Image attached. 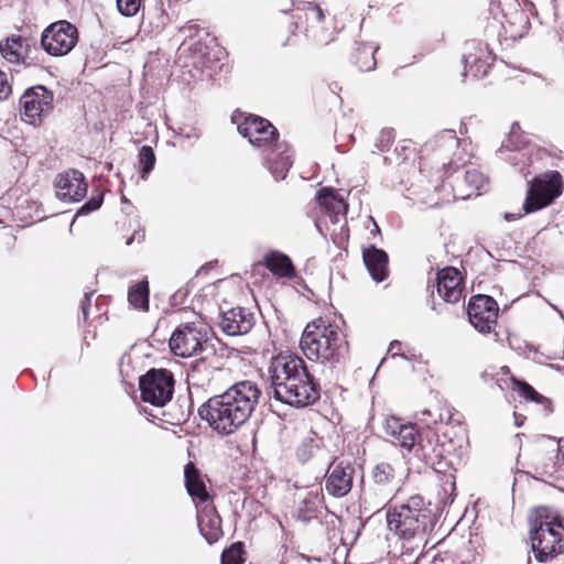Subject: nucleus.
Returning <instances> with one entry per match:
<instances>
[{"instance_id":"1","label":"nucleus","mask_w":564,"mask_h":564,"mask_svg":"<svg viewBox=\"0 0 564 564\" xmlns=\"http://www.w3.org/2000/svg\"><path fill=\"white\" fill-rule=\"evenodd\" d=\"M260 397L257 383L242 380L209 398L199 406L198 414L217 434L231 435L250 419Z\"/></svg>"},{"instance_id":"2","label":"nucleus","mask_w":564,"mask_h":564,"mask_svg":"<svg viewBox=\"0 0 564 564\" xmlns=\"http://www.w3.org/2000/svg\"><path fill=\"white\" fill-rule=\"evenodd\" d=\"M273 398L295 408L307 406L319 399V389L305 361L294 354H279L269 368Z\"/></svg>"},{"instance_id":"3","label":"nucleus","mask_w":564,"mask_h":564,"mask_svg":"<svg viewBox=\"0 0 564 564\" xmlns=\"http://www.w3.org/2000/svg\"><path fill=\"white\" fill-rule=\"evenodd\" d=\"M386 434L392 437V442L401 447L413 451L414 455L427 465L434 466L447 456L462 457L464 454L465 437L456 441L448 440L438 444L437 435L433 430L419 432L411 423H402L400 419L391 416L383 424Z\"/></svg>"},{"instance_id":"4","label":"nucleus","mask_w":564,"mask_h":564,"mask_svg":"<svg viewBox=\"0 0 564 564\" xmlns=\"http://www.w3.org/2000/svg\"><path fill=\"white\" fill-rule=\"evenodd\" d=\"M300 348L308 360L337 364L347 351V341L338 325L319 317L305 326Z\"/></svg>"},{"instance_id":"5","label":"nucleus","mask_w":564,"mask_h":564,"mask_svg":"<svg viewBox=\"0 0 564 564\" xmlns=\"http://www.w3.org/2000/svg\"><path fill=\"white\" fill-rule=\"evenodd\" d=\"M387 523L400 538L424 543L427 530L433 527V514L421 496H413L387 513Z\"/></svg>"},{"instance_id":"6","label":"nucleus","mask_w":564,"mask_h":564,"mask_svg":"<svg viewBox=\"0 0 564 564\" xmlns=\"http://www.w3.org/2000/svg\"><path fill=\"white\" fill-rule=\"evenodd\" d=\"M531 547L539 562H547L564 552V519L536 520L530 531Z\"/></svg>"},{"instance_id":"7","label":"nucleus","mask_w":564,"mask_h":564,"mask_svg":"<svg viewBox=\"0 0 564 564\" xmlns=\"http://www.w3.org/2000/svg\"><path fill=\"white\" fill-rule=\"evenodd\" d=\"M563 192V177L557 171H547L529 182L524 214L534 213L552 204Z\"/></svg>"},{"instance_id":"8","label":"nucleus","mask_w":564,"mask_h":564,"mask_svg":"<svg viewBox=\"0 0 564 564\" xmlns=\"http://www.w3.org/2000/svg\"><path fill=\"white\" fill-rule=\"evenodd\" d=\"M174 384V376L170 370L150 369L139 380L141 399L154 406H164L173 397Z\"/></svg>"},{"instance_id":"9","label":"nucleus","mask_w":564,"mask_h":564,"mask_svg":"<svg viewBox=\"0 0 564 564\" xmlns=\"http://www.w3.org/2000/svg\"><path fill=\"white\" fill-rule=\"evenodd\" d=\"M78 42L77 28L66 20L51 23L41 36L43 50L52 56L67 55Z\"/></svg>"},{"instance_id":"10","label":"nucleus","mask_w":564,"mask_h":564,"mask_svg":"<svg viewBox=\"0 0 564 564\" xmlns=\"http://www.w3.org/2000/svg\"><path fill=\"white\" fill-rule=\"evenodd\" d=\"M185 487L196 506L206 503L203 511L197 516L199 525L204 524L205 517L209 518V524L218 528L220 518L215 514V508L209 503L210 497L204 482V476L193 463H188L184 469Z\"/></svg>"},{"instance_id":"11","label":"nucleus","mask_w":564,"mask_h":564,"mask_svg":"<svg viewBox=\"0 0 564 564\" xmlns=\"http://www.w3.org/2000/svg\"><path fill=\"white\" fill-rule=\"evenodd\" d=\"M237 129L252 145L262 149L263 152L281 148V144H278L279 132L267 119L250 115L238 123Z\"/></svg>"},{"instance_id":"12","label":"nucleus","mask_w":564,"mask_h":564,"mask_svg":"<svg viewBox=\"0 0 564 564\" xmlns=\"http://www.w3.org/2000/svg\"><path fill=\"white\" fill-rule=\"evenodd\" d=\"M21 115L31 124L47 116L53 109V94L44 86L28 89L20 98Z\"/></svg>"},{"instance_id":"13","label":"nucleus","mask_w":564,"mask_h":564,"mask_svg":"<svg viewBox=\"0 0 564 564\" xmlns=\"http://www.w3.org/2000/svg\"><path fill=\"white\" fill-rule=\"evenodd\" d=\"M394 467L389 463L377 464L371 471V482L365 490L377 505L389 501L397 489L398 481Z\"/></svg>"},{"instance_id":"14","label":"nucleus","mask_w":564,"mask_h":564,"mask_svg":"<svg viewBox=\"0 0 564 564\" xmlns=\"http://www.w3.org/2000/svg\"><path fill=\"white\" fill-rule=\"evenodd\" d=\"M497 302L488 295L473 296L468 303L467 314L470 324L480 333H490L497 323Z\"/></svg>"},{"instance_id":"15","label":"nucleus","mask_w":564,"mask_h":564,"mask_svg":"<svg viewBox=\"0 0 564 564\" xmlns=\"http://www.w3.org/2000/svg\"><path fill=\"white\" fill-rule=\"evenodd\" d=\"M204 343L205 334L193 324H185L174 330L169 344L176 356L189 357L202 350Z\"/></svg>"},{"instance_id":"16","label":"nucleus","mask_w":564,"mask_h":564,"mask_svg":"<svg viewBox=\"0 0 564 564\" xmlns=\"http://www.w3.org/2000/svg\"><path fill=\"white\" fill-rule=\"evenodd\" d=\"M54 184L57 197L66 202H79L87 193L84 174L77 170L58 174Z\"/></svg>"},{"instance_id":"17","label":"nucleus","mask_w":564,"mask_h":564,"mask_svg":"<svg viewBox=\"0 0 564 564\" xmlns=\"http://www.w3.org/2000/svg\"><path fill=\"white\" fill-rule=\"evenodd\" d=\"M355 468L349 462L332 465L325 480L326 491L337 498L346 496L352 487Z\"/></svg>"},{"instance_id":"18","label":"nucleus","mask_w":564,"mask_h":564,"mask_svg":"<svg viewBox=\"0 0 564 564\" xmlns=\"http://www.w3.org/2000/svg\"><path fill=\"white\" fill-rule=\"evenodd\" d=\"M220 329L229 336L249 333L254 325V315L247 308L237 306L220 314Z\"/></svg>"},{"instance_id":"19","label":"nucleus","mask_w":564,"mask_h":564,"mask_svg":"<svg viewBox=\"0 0 564 564\" xmlns=\"http://www.w3.org/2000/svg\"><path fill=\"white\" fill-rule=\"evenodd\" d=\"M436 289L444 301L457 303L463 295V279L460 272L453 267L440 270L436 274Z\"/></svg>"},{"instance_id":"20","label":"nucleus","mask_w":564,"mask_h":564,"mask_svg":"<svg viewBox=\"0 0 564 564\" xmlns=\"http://www.w3.org/2000/svg\"><path fill=\"white\" fill-rule=\"evenodd\" d=\"M317 200L326 209L333 224L346 223L347 204L335 195L334 189L324 187L317 194Z\"/></svg>"},{"instance_id":"21","label":"nucleus","mask_w":564,"mask_h":564,"mask_svg":"<svg viewBox=\"0 0 564 564\" xmlns=\"http://www.w3.org/2000/svg\"><path fill=\"white\" fill-rule=\"evenodd\" d=\"M362 257L372 279L377 282L383 281L388 275V254L383 250L370 246L364 250Z\"/></svg>"},{"instance_id":"22","label":"nucleus","mask_w":564,"mask_h":564,"mask_svg":"<svg viewBox=\"0 0 564 564\" xmlns=\"http://www.w3.org/2000/svg\"><path fill=\"white\" fill-rule=\"evenodd\" d=\"M265 163L276 180H283L289 169L292 166V153L286 147L281 145L280 149L273 148L267 151Z\"/></svg>"},{"instance_id":"23","label":"nucleus","mask_w":564,"mask_h":564,"mask_svg":"<svg viewBox=\"0 0 564 564\" xmlns=\"http://www.w3.org/2000/svg\"><path fill=\"white\" fill-rule=\"evenodd\" d=\"M323 488H312L299 501L297 519L302 522H308L315 517L323 502Z\"/></svg>"},{"instance_id":"24","label":"nucleus","mask_w":564,"mask_h":564,"mask_svg":"<svg viewBox=\"0 0 564 564\" xmlns=\"http://www.w3.org/2000/svg\"><path fill=\"white\" fill-rule=\"evenodd\" d=\"M264 264L274 275L289 279L295 275V268L291 259L280 251L268 253L264 257Z\"/></svg>"},{"instance_id":"25","label":"nucleus","mask_w":564,"mask_h":564,"mask_svg":"<svg viewBox=\"0 0 564 564\" xmlns=\"http://www.w3.org/2000/svg\"><path fill=\"white\" fill-rule=\"evenodd\" d=\"M24 39L12 36L0 42V53L10 63H20L23 56Z\"/></svg>"},{"instance_id":"26","label":"nucleus","mask_w":564,"mask_h":564,"mask_svg":"<svg viewBox=\"0 0 564 564\" xmlns=\"http://www.w3.org/2000/svg\"><path fill=\"white\" fill-rule=\"evenodd\" d=\"M128 301L135 308L143 311L149 308V283L147 280L140 281L129 289Z\"/></svg>"},{"instance_id":"27","label":"nucleus","mask_w":564,"mask_h":564,"mask_svg":"<svg viewBox=\"0 0 564 564\" xmlns=\"http://www.w3.org/2000/svg\"><path fill=\"white\" fill-rule=\"evenodd\" d=\"M513 386L519 390L520 394L527 399L534 401L536 403L543 404L546 412H551V401L544 395L536 392L529 383L525 381H520L513 379Z\"/></svg>"},{"instance_id":"28","label":"nucleus","mask_w":564,"mask_h":564,"mask_svg":"<svg viewBox=\"0 0 564 564\" xmlns=\"http://www.w3.org/2000/svg\"><path fill=\"white\" fill-rule=\"evenodd\" d=\"M464 62V76L471 73L473 77H481L487 74L488 65L481 61L479 56L470 52L466 53L463 57Z\"/></svg>"},{"instance_id":"29","label":"nucleus","mask_w":564,"mask_h":564,"mask_svg":"<svg viewBox=\"0 0 564 564\" xmlns=\"http://www.w3.org/2000/svg\"><path fill=\"white\" fill-rule=\"evenodd\" d=\"M464 182L470 189L466 196H470L473 193L479 194V191L486 187L488 178L480 171L476 169H468L464 173Z\"/></svg>"},{"instance_id":"30","label":"nucleus","mask_w":564,"mask_h":564,"mask_svg":"<svg viewBox=\"0 0 564 564\" xmlns=\"http://www.w3.org/2000/svg\"><path fill=\"white\" fill-rule=\"evenodd\" d=\"M377 47L372 45H362L361 48L358 50V57L356 63L360 70L369 72L372 70L376 66L375 52Z\"/></svg>"},{"instance_id":"31","label":"nucleus","mask_w":564,"mask_h":564,"mask_svg":"<svg viewBox=\"0 0 564 564\" xmlns=\"http://www.w3.org/2000/svg\"><path fill=\"white\" fill-rule=\"evenodd\" d=\"M139 163L142 166L141 177L144 180L153 170L155 164V154L151 147L143 145L139 151Z\"/></svg>"},{"instance_id":"32","label":"nucleus","mask_w":564,"mask_h":564,"mask_svg":"<svg viewBox=\"0 0 564 564\" xmlns=\"http://www.w3.org/2000/svg\"><path fill=\"white\" fill-rule=\"evenodd\" d=\"M319 444L312 437L304 438L297 447L296 455L302 463L307 462L317 451Z\"/></svg>"},{"instance_id":"33","label":"nucleus","mask_w":564,"mask_h":564,"mask_svg":"<svg viewBox=\"0 0 564 564\" xmlns=\"http://www.w3.org/2000/svg\"><path fill=\"white\" fill-rule=\"evenodd\" d=\"M242 546L240 543L232 544L221 554V564H242Z\"/></svg>"},{"instance_id":"34","label":"nucleus","mask_w":564,"mask_h":564,"mask_svg":"<svg viewBox=\"0 0 564 564\" xmlns=\"http://www.w3.org/2000/svg\"><path fill=\"white\" fill-rule=\"evenodd\" d=\"M303 11L306 21L313 24L321 23L325 18L323 9L315 2H307L304 6Z\"/></svg>"},{"instance_id":"35","label":"nucleus","mask_w":564,"mask_h":564,"mask_svg":"<svg viewBox=\"0 0 564 564\" xmlns=\"http://www.w3.org/2000/svg\"><path fill=\"white\" fill-rule=\"evenodd\" d=\"M393 140H394L393 129H390V128L382 129L376 139L375 147L380 152L388 151L390 145L392 144Z\"/></svg>"},{"instance_id":"36","label":"nucleus","mask_w":564,"mask_h":564,"mask_svg":"<svg viewBox=\"0 0 564 564\" xmlns=\"http://www.w3.org/2000/svg\"><path fill=\"white\" fill-rule=\"evenodd\" d=\"M118 11L124 17H132L140 9V0H116Z\"/></svg>"},{"instance_id":"37","label":"nucleus","mask_w":564,"mask_h":564,"mask_svg":"<svg viewBox=\"0 0 564 564\" xmlns=\"http://www.w3.org/2000/svg\"><path fill=\"white\" fill-rule=\"evenodd\" d=\"M104 202V197L101 194L90 197L77 212V215H87L94 210L100 208Z\"/></svg>"},{"instance_id":"38","label":"nucleus","mask_w":564,"mask_h":564,"mask_svg":"<svg viewBox=\"0 0 564 564\" xmlns=\"http://www.w3.org/2000/svg\"><path fill=\"white\" fill-rule=\"evenodd\" d=\"M11 94V86L8 83L7 74L0 70V101Z\"/></svg>"},{"instance_id":"39","label":"nucleus","mask_w":564,"mask_h":564,"mask_svg":"<svg viewBox=\"0 0 564 564\" xmlns=\"http://www.w3.org/2000/svg\"><path fill=\"white\" fill-rule=\"evenodd\" d=\"M441 140H444L449 148H456L458 145V139L453 130L444 131L441 135Z\"/></svg>"},{"instance_id":"40","label":"nucleus","mask_w":564,"mask_h":564,"mask_svg":"<svg viewBox=\"0 0 564 564\" xmlns=\"http://www.w3.org/2000/svg\"><path fill=\"white\" fill-rule=\"evenodd\" d=\"M91 295H93V293H86L85 294V300L82 303V311H83V315H84L85 318H87V315H88V306H89V303H90V296Z\"/></svg>"},{"instance_id":"41","label":"nucleus","mask_w":564,"mask_h":564,"mask_svg":"<svg viewBox=\"0 0 564 564\" xmlns=\"http://www.w3.org/2000/svg\"><path fill=\"white\" fill-rule=\"evenodd\" d=\"M400 347H401V343L398 340H394L390 344L388 351L392 355V357H395L399 355Z\"/></svg>"},{"instance_id":"42","label":"nucleus","mask_w":564,"mask_h":564,"mask_svg":"<svg viewBox=\"0 0 564 564\" xmlns=\"http://www.w3.org/2000/svg\"><path fill=\"white\" fill-rule=\"evenodd\" d=\"M196 30H197V26L193 21H189L186 25H184L180 29L181 32L188 31V36H192V34L194 32H196Z\"/></svg>"},{"instance_id":"43","label":"nucleus","mask_w":564,"mask_h":564,"mask_svg":"<svg viewBox=\"0 0 564 564\" xmlns=\"http://www.w3.org/2000/svg\"><path fill=\"white\" fill-rule=\"evenodd\" d=\"M421 415L422 416L420 417V421L425 422L427 425H430L431 423H434V424L437 423V417H434L432 420H427V419L424 417L425 415L431 416V411L430 410L422 411Z\"/></svg>"},{"instance_id":"44","label":"nucleus","mask_w":564,"mask_h":564,"mask_svg":"<svg viewBox=\"0 0 564 564\" xmlns=\"http://www.w3.org/2000/svg\"><path fill=\"white\" fill-rule=\"evenodd\" d=\"M513 151L518 149V145L513 144L511 140L508 141V143H503L501 148L499 149V152H502L503 150Z\"/></svg>"},{"instance_id":"45","label":"nucleus","mask_w":564,"mask_h":564,"mask_svg":"<svg viewBox=\"0 0 564 564\" xmlns=\"http://www.w3.org/2000/svg\"><path fill=\"white\" fill-rule=\"evenodd\" d=\"M138 237L139 241L143 239V235H139L138 232H134L126 242L127 246H130L133 240Z\"/></svg>"},{"instance_id":"46","label":"nucleus","mask_w":564,"mask_h":564,"mask_svg":"<svg viewBox=\"0 0 564 564\" xmlns=\"http://www.w3.org/2000/svg\"><path fill=\"white\" fill-rule=\"evenodd\" d=\"M294 560L297 562V564H301V563H303V562H306V563H308V562H310V558H308V557H306V556H304V555H302V554L296 555V556L294 557Z\"/></svg>"},{"instance_id":"47","label":"nucleus","mask_w":564,"mask_h":564,"mask_svg":"<svg viewBox=\"0 0 564 564\" xmlns=\"http://www.w3.org/2000/svg\"><path fill=\"white\" fill-rule=\"evenodd\" d=\"M200 137L199 132L196 129H193L191 133L186 134V138H195L198 139Z\"/></svg>"},{"instance_id":"48","label":"nucleus","mask_w":564,"mask_h":564,"mask_svg":"<svg viewBox=\"0 0 564 564\" xmlns=\"http://www.w3.org/2000/svg\"><path fill=\"white\" fill-rule=\"evenodd\" d=\"M506 219L507 220H514V219H517V216L513 215V214H506Z\"/></svg>"},{"instance_id":"49","label":"nucleus","mask_w":564,"mask_h":564,"mask_svg":"<svg viewBox=\"0 0 564 564\" xmlns=\"http://www.w3.org/2000/svg\"><path fill=\"white\" fill-rule=\"evenodd\" d=\"M433 564H448V563H446L445 560H443V558H440V560L436 558V560H434Z\"/></svg>"},{"instance_id":"50","label":"nucleus","mask_w":564,"mask_h":564,"mask_svg":"<svg viewBox=\"0 0 564 564\" xmlns=\"http://www.w3.org/2000/svg\"><path fill=\"white\" fill-rule=\"evenodd\" d=\"M373 227L375 228H373V230L371 232H373V231L379 232V227H378V225L376 223H373Z\"/></svg>"},{"instance_id":"51","label":"nucleus","mask_w":564,"mask_h":564,"mask_svg":"<svg viewBox=\"0 0 564 564\" xmlns=\"http://www.w3.org/2000/svg\"><path fill=\"white\" fill-rule=\"evenodd\" d=\"M516 425L517 426H521L522 425V421L518 420V416H516Z\"/></svg>"}]
</instances>
